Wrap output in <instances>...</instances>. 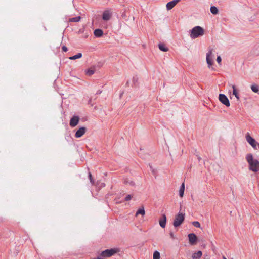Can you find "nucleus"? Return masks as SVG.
Segmentation results:
<instances>
[{
    "instance_id": "21",
    "label": "nucleus",
    "mask_w": 259,
    "mask_h": 259,
    "mask_svg": "<svg viewBox=\"0 0 259 259\" xmlns=\"http://www.w3.org/2000/svg\"><path fill=\"white\" fill-rule=\"evenodd\" d=\"M145 213V210L143 207L142 208H139L136 213V215H138L139 214H141L142 215H144Z\"/></svg>"
},
{
    "instance_id": "31",
    "label": "nucleus",
    "mask_w": 259,
    "mask_h": 259,
    "mask_svg": "<svg viewBox=\"0 0 259 259\" xmlns=\"http://www.w3.org/2000/svg\"><path fill=\"white\" fill-rule=\"evenodd\" d=\"M221 61H222L221 57L220 56H218V57H217V62H218V63H221Z\"/></svg>"
},
{
    "instance_id": "9",
    "label": "nucleus",
    "mask_w": 259,
    "mask_h": 259,
    "mask_svg": "<svg viewBox=\"0 0 259 259\" xmlns=\"http://www.w3.org/2000/svg\"><path fill=\"white\" fill-rule=\"evenodd\" d=\"M86 131V127H81L76 132L75 134V137L77 138H80L85 133Z\"/></svg>"
},
{
    "instance_id": "40",
    "label": "nucleus",
    "mask_w": 259,
    "mask_h": 259,
    "mask_svg": "<svg viewBox=\"0 0 259 259\" xmlns=\"http://www.w3.org/2000/svg\"><path fill=\"white\" fill-rule=\"evenodd\" d=\"M258 148H259V144H258Z\"/></svg>"
},
{
    "instance_id": "28",
    "label": "nucleus",
    "mask_w": 259,
    "mask_h": 259,
    "mask_svg": "<svg viewBox=\"0 0 259 259\" xmlns=\"http://www.w3.org/2000/svg\"><path fill=\"white\" fill-rule=\"evenodd\" d=\"M132 197V195H127L125 197V199H124V200H125V201H129V200H130L131 199Z\"/></svg>"
},
{
    "instance_id": "22",
    "label": "nucleus",
    "mask_w": 259,
    "mask_h": 259,
    "mask_svg": "<svg viewBox=\"0 0 259 259\" xmlns=\"http://www.w3.org/2000/svg\"><path fill=\"white\" fill-rule=\"evenodd\" d=\"M210 12L212 14L216 15L218 14L219 10L215 6H211L210 7Z\"/></svg>"
},
{
    "instance_id": "5",
    "label": "nucleus",
    "mask_w": 259,
    "mask_h": 259,
    "mask_svg": "<svg viewBox=\"0 0 259 259\" xmlns=\"http://www.w3.org/2000/svg\"><path fill=\"white\" fill-rule=\"evenodd\" d=\"M246 140L247 142L254 149H257V146H258L259 143L256 142L254 139L250 136L249 133H247L246 136Z\"/></svg>"
},
{
    "instance_id": "39",
    "label": "nucleus",
    "mask_w": 259,
    "mask_h": 259,
    "mask_svg": "<svg viewBox=\"0 0 259 259\" xmlns=\"http://www.w3.org/2000/svg\"><path fill=\"white\" fill-rule=\"evenodd\" d=\"M125 183H128V181H125Z\"/></svg>"
},
{
    "instance_id": "37",
    "label": "nucleus",
    "mask_w": 259,
    "mask_h": 259,
    "mask_svg": "<svg viewBox=\"0 0 259 259\" xmlns=\"http://www.w3.org/2000/svg\"><path fill=\"white\" fill-rule=\"evenodd\" d=\"M91 101H92V100H91V99H90V100H89V101L88 103H89V104H91Z\"/></svg>"
},
{
    "instance_id": "36",
    "label": "nucleus",
    "mask_w": 259,
    "mask_h": 259,
    "mask_svg": "<svg viewBox=\"0 0 259 259\" xmlns=\"http://www.w3.org/2000/svg\"><path fill=\"white\" fill-rule=\"evenodd\" d=\"M101 257V256H98L97 258H95L94 259H102Z\"/></svg>"
},
{
    "instance_id": "35",
    "label": "nucleus",
    "mask_w": 259,
    "mask_h": 259,
    "mask_svg": "<svg viewBox=\"0 0 259 259\" xmlns=\"http://www.w3.org/2000/svg\"><path fill=\"white\" fill-rule=\"evenodd\" d=\"M101 93V91H98L97 92V94H100Z\"/></svg>"
},
{
    "instance_id": "6",
    "label": "nucleus",
    "mask_w": 259,
    "mask_h": 259,
    "mask_svg": "<svg viewBox=\"0 0 259 259\" xmlns=\"http://www.w3.org/2000/svg\"><path fill=\"white\" fill-rule=\"evenodd\" d=\"M219 101L227 107L230 106V102L227 96L223 94H220L219 96Z\"/></svg>"
},
{
    "instance_id": "13",
    "label": "nucleus",
    "mask_w": 259,
    "mask_h": 259,
    "mask_svg": "<svg viewBox=\"0 0 259 259\" xmlns=\"http://www.w3.org/2000/svg\"><path fill=\"white\" fill-rule=\"evenodd\" d=\"M111 17V14L109 11H105L103 12L102 18L105 21L109 20Z\"/></svg>"
},
{
    "instance_id": "23",
    "label": "nucleus",
    "mask_w": 259,
    "mask_h": 259,
    "mask_svg": "<svg viewBox=\"0 0 259 259\" xmlns=\"http://www.w3.org/2000/svg\"><path fill=\"white\" fill-rule=\"evenodd\" d=\"M82 54L80 53H79L75 55H74L73 56L70 57L69 58V59L70 60H75V59H77L80 58L82 57Z\"/></svg>"
},
{
    "instance_id": "17",
    "label": "nucleus",
    "mask_w": 259,
    "mask_h": 259,
    "mask_svg": "<svg viewBox=\"0 0 259 259\" xmlns=\"http://www.w3.org/2000/svg\"><path fill=\"white\" fill-rule=\"evenodd\" d=\"M185 190V184L183 183L180 187L179 190V195L181 197H183Z\"/></svg>"
},
{
    "instance_id": "30",
    "label": "nucleus",
    "mask_w": 259,
    "mask_h": 259,
    "mask_svg": "<svg viewBox=\"0 0 259 259\" xmlns=\"http://www.w3.org/2000/svg\"><path fill=\"white\" fill-rule=\"evenodd\" d=\"M138 80V78L136 76L133 77V83L136 84V83L137 82Z\"/></svg>"
},
{
    "instance_id": "18",
    "label": "nucleus",
    "mask_w": 259,
    "mask_h": 259,
    "mask_svg": "<svg viewBox=\"0 0 259 259\" xmlns=\"http://www.w3.org/2000/svg\"><path fill=\"white\" fill-rule=\"evenodd\" d=\"M95 70L94 68H90L85 71V73L89 76H91L95 73Z\"/></svg>"
},
{
    "instance_id": "16",
    "label": "nucleus",
    "mask_w": 259,
    "mask_h": 259,
    "mask_svg": "<svg viewBox=\"0 0 259 259\" xmlns=\"http://www.w3.org/2000/svg\"><path fill=\"white\" fill-rule=\"evenodd\" d=\"M158 48L160 50L163 52H167L168 50L167 47H166L165 45L163 43H160L158 45Z\"/></svg>"
},
{
    "instance_id": "38",
    "label": "nucleus",
    "mask_w": 259,
    "mask_h": 259,
    "mask_svg": "<svg viewBox=\"0 0 259 259\" xmlns=\"http://www.w3.org/2000/svg\"><path fill=\"white\" fill-rule=\"evenodd\" d=\"M223 259H227L225 256H223Z\"/></svg>"
},
{
    "instance_id": "1",
    "label": "nucleus",
    "mask_w": 259,
    "mask_h": 259,
    "mask_svg": "<svg viewBox=\"0 0 259 259\" xmlns=\"http://www.w3.org/2000/svg\"><path fill=\"white\" fill-rule=\"evenodd\" d=\"M246 160L248 164V169L254 173H259V161L254 159L251 153H248L246 155Z\"/></svg>"
},
{
    "instance_id": "14",
    "label": "nucleus",
    "mask_w": 259,
    "mask_h": 259,
    "mask_svg": "<svg viewBox=\"0 0 259 259\" xmlns=\"http://www.w3.org/2000/svg\"><path fill=\"white\" fill-rule=\"evenodd\" d=\"M94 35L97 37H100L103 34V31L101 29H96L94 32Z\"/></svg>"
},
{
    "instance_id": "29",
    "label": "nucleus",
    "mask_w": 259,
    "mask_h": 259,
    "mask_svg": "<svg viewBox=\"0 0 259 259\" xmlns=\"http://www.w3.org/2000/svg\"><path fill=\"white\" fill-rule=\"evenodd\" d=\"M121 16L123 18L125 19V20H127V19H126L127 15H126V12L125 11L123 12L122 13Z\"/></svg>"
},
{
    "instance_id": "25",
    "label": "nucleus",
    "mask_w": 259,
    "mask_h": 259,
    "mask_svg": "<svg viewBox=\"0 0 259 259\" xmlns=\"http://www.w3.org/2000/svg\"><path fill=\"white\" fill-rule=\"evenodd\" d=\"M153 259H160V253L158 251H154Z\"/></svg>"
},
{
    "instance_id": "32",
    "label": "nucleus",
    "mask_w": 259,
    "mask_h": 259,
    "mask_svg": "<svg viewBox=\"0 0 259 259\" xmlns=\"http://www.w3.org/2000/svg\"><path fill=\"white\" fill-rule=\"evenodd\" d=\"M62 51L64 52H67L68 51V49L65 46H62Z\"/></svg>"
},
{
    "instance_id": "34",
    "label": "nucleus",
    "mask_w": 259,
    "mask_h": 259,
    "mask_svg": "<svg viewBox=\"0 0 259 259\" xmlns=\"http://www.w3.org/2000/svg\"><path fill=\"white\" fill-rule=\"evenodd\" d=\"M129 184L131 185V186H134L135 185V183L131 181L129 182Z\"/></svg>"
},
{
    "instance_id": "15",
    "label": "nucleus",
    "mask_w": 259,
    "mask_h": 259,
    "mask_svg": "<svg viewBox=\"0 0 259 259\" xmlns=\"http://www.w3.org/2000/svg\"><path fill=\"white\" fill-rule=\"evenodd\" d=\"M202 255V252L201 251H198L197 252L194 253L192 257L193 259H199Z\"/></svg>"
},
{
    "instance_id": "3",
    "label": "nucleus",
    "mask_w": 259,
    "mask_h": 259,
    "mask_svg": "<svg viewBox=\"0 0 259 259\" xmlns=\"http://www.w3.org/2000/svg\"><path fill=\"white\" fill-rule=\"evenodd\" d=\"M185 220V213L179 212L177 215H176L173 222V225L175 227L180 226L184 221Z\"/></svg>"
},
{
    "instance_id": "12",
    "label": "nucleus",
    "mask_w": 259,
    "mask_h": 259,
    "mask_svg": "<svg viewBox=\"0 0 259 259\" xmlns=\"http://www.w3.org/2000/svg\"><path fill=\"white\" fill-rule=\"evenodd\" d=\"M211 54H212V51H209L207 53V55H206V61H207V63L208 64V66L209 68L210 67V66H211L213 63L212 59L211 57Z\"/></svg>"
},
{
    "instance_id": "20",
    "label": "nucleus",
    "mask_w": 259,
    "mask_h": 259,
    "mask_svg": "<svg viewBox=\"0 0 259 259\" xmlns=\"http://www.w3.org/2000/svg\"><path fill=\"white\" fill-rule=\"evenodd\" d=\"M232 88H233V94L235 95V97L237 98L238 100H239V95L237 92L236 87L234 85H232Z\"/></svg>"
},
{
    "instance_id": "11",
    "label": "nucleus",
    "mask_w": 259,
    "mask_h": 259,
    "mask_svg": "<svg viewBox=\"0 0 259 259\" xmlns=\"http://www.w3.org/2000/svg\"><path fill=\"white\" fill-rule=\"evenodd\" d=\"M181 0H173L166 4V8L168 10L172 9Z\"/></svg>"
},
{
    "instance_id": "33",
    "label": "nucleus",
    "mask_w": 259,
    "mask_h": 259,
    "mask_svg": "<svg viewBox=\"0 0 259 259\" xmlns=\"http://www.w3.org/2000/svg\"><path fill=\"white\" fill-rule=\"evenodd\" d=\"M169 235H170L171 238L175 239V237L174 234L171 231L170 232Z\"/></svg>"
},
{
    "instance_id": "27",
    "label": "nucleus",
    "mask_w": 259,
    "mask_h": 259,
    "mask_svg": "<svg viewBox=\"0 0 259 259\" xmlns=\"http://www.w3.org/2000/svg\"><path fill=\"white\" fill-rule=\"evenodd\" d=\"M89 178L90 179V182L92 184V185H94L95 183L94 180H93V178L91 173L90 172H89Z\"/></svg>"
},
{
    "instance_id": "8",
    "label": "nucleus",
    "mask_w": 259,
    "mask_h": 259,
    "mask_svg": "<svg viewBox=\"0 0 259 259\" xmlns=\"http://www.w3.org/2000/svg\"><path fill=\"white\" fill-rule=\"evenodd\" d=\"M79 120V117L78 116H73L70 120V126L72 127H75L78 124Z\"/></svg>"
},
{
    "instance_id": "19",
    "label": "nucleus",
    "mask_w": 259,
    "mask_h": 259,
    "mask_svg": "<svg viewBox=\"0 0 259 259\" xmlns=\"http://www.w3.org/2000/svg\"><path fill=\"white\" fill-rule=\"evenodd\" d=\"M81 19L80 16H77L73 18H70L69 19V22H79Z\"/></svg>"
},
{
    "instance_id": "4",
    "label": "nucleus",
    "mask_w": 259,
    "mask_h": 259,
    "mask_svg": "<svg viewBox=\"0 0 259 259\" xmlns=\"http://www.w3.org/2000/svg\"><path fill=\"white\" fill-rule=\"evenodd\" d=\"M118 251L117 249L112 248L110 249H106L104 251H103L101 254L100 256L102 257H109L113 255L115 253H116Z\"/></svg>"
},
{
    "instance_id": "26",
    "label": "nucleus",
    "mask_w": 259,
    "mask_h": 259,
    "mask_svg": "<svg viewBox=\"0 0 259 259\" xmlns=\"http://www.w3.org/2000/svg\"><path fill=\"white\" fill-rule=\"evenodd\" d=\"M192 225L197 228H200V223L198 221H194L192 222Z\"/></svg>"
},
{
    "instance_id": "7",
    "label": "nucleus",
    "mask_w": 259,
    "mask_h": 259,
    "mask_svg": "<svg viewBox=\"0 0 259 259\" xmlns=\"http://www.w3.org/2000/svg\"><path fill=\"white\" fill-rule=\"evenodd\" d=\"M189 243L191 245H196L197 242L198 238L194 233H190L188 235Z\"/></svg>"
},
{
    "instance_id": "10",
    "label": "nucleus",
    "mask_w": 259,
    "mask_h": 259,
    "mask_svg": "<svg viewBox=\"0 0 259 259\" xmlns=\"http://www.w3.org/2000/svg\"><path fill=\"white\" fill-rule=\"evenodd\" d=\"M159 223L161 228H164L165 227L166 223V217L165 214H162L161 217L159 219Z\"/></svg>"
},
{
    "instance_id": "2",
    "label": "nucleus",
    "mask_w": 259,
    "mask_h": 259,
    "mask_svg": "<svg viewBox=\"0 0 259 259\" xmlns=\"http://www.w3.org/2000/svg\"><path fill=\"white\" fill-rule=\"evenodd\" d=\"M204 33V31L203 28L199 26H196L191 29L190 37L191 38L195 39L202 36Z\"/></svg>"
},
{
    "instance_id": "24",
    "label": "nucleus",
    "mask_w": 259,
    "mask_h": 259,
    "mask_svg": "<svg viewBox=\"0 0 259 259\" xmlns=\"http://www.w3.org/2000/svg\"><path fill=\"white\" fill-rule=\"evenodd\" d=\"M251 90L254 93H257L259 91V87L256 84H253L251 86Z\"/></svg>"
}]
</instances>
